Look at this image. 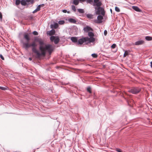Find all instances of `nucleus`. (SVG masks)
Returning a JSON list of instances; mask_svg holds the SVG:
<instances>
[{
	"label": "nucleus",
	"mask_w": 152,
	"mask_h": 152,
	"mask_svg": "<svg viewBox=\"0 0 152 152\" xmlns=\"http://www.w3.org/2000/svg\"><path fill=\"white\" fill-rule=\"evenodd\" d=\"M24 38L27 40V42H23V47L26 49L32 47V52L36 54V57L39 58L41 56H45L46 51H47L50 55L53 50L52 45H44V41L41 38L35 37L34 41L31 43L29 41L30 39L28 34H25L23 35Z\"/></svg>",
	"instance_id": "f257e3e1"
},
{
	"label": "nucleus",
	"mask_w": 152,
	"mask_h": 152,
	"mask_svg": "<svg viewBox=\"0 0 152 152\" xmlns=\"http://www.w3.org/2000/svg\"><path fill=\"white\" fill-rule=\"evenodd\" d=\"M88 36L90 38L88 37H83L78 40V42L79 44L82 45L83 43H86V44L90 43L91 42H93L95 41V39L93 37L94 34L92 32H89Z\"/></svg>",
	"instance_id": "f03ea898"
},
{
	"label": "nucleus",
	"mask_w": 152,
	"mask_h": 152,
	"mask_svg": "<svg viewBox=\"0 0 152 152\" xmlns=\"http://www.w3.org/2000/svg\"><path fill=\"white\" fill-rule=\"evenodd\" d=\"M50 40L52 41H54V43L57 44L59 42L60 39L58 37L51 36L50 37Z\"/></svg>",
	"instance_id": "7ed1b4c3"
},
{
	"label": "nucleus",
	"mask_w": 152,
	"mask_h": 152,
	"mask_svg": "<svg viewBox=\"0 0 152 152\" xmlns=\"http://www.w3.org/2000/svg\"><path fill=\"white\" fill-rule=\"evenodd\" d=\"M100 13L102 15L104 16L105 14V12L104 9L103 8L101 7H98L97 9L96 14L98 15H99Z\"/></svg>",
	"instance_id": "20e7f679"
},
{
	"label": "nucleus",
	"mask_w": 152,
	"mask_h": 152,
	"mask_svg": "<svg viewBox=\"0 0 152 152\" xmlns=\"http://www.w3.org/2000/svg\"><path fill=\"white\" fill-rule=\"evenodd\" d=\"M140 88H133L129 90V92L133 94H136L140 92Z\"/></svg>",
	"instance_id": "39448f33"
},
{
	"label": "nucleus",
	"mask_w": 152,
	"mask_h": 152,
	"mask_svg": "<svg viewBox=\"0 0 152 152\" xmlns=\"http://www.w3.org/2000/svg\"><path fill=\"white\" fill-rule=\"evenodd\" d=\"M93 6H96L98 7H100L102 4V2L100 0H94Z\"/></svg>",
	"instance_id": "423d86ee"
},
{
	"label": "nucleus",
	"mask_w": 152,
	"mask_h": 152,
	"mask_svg": "<svg viewBox=\"0 0 152 152\" xmlns=\"http://www.w3.org/2000/svg\"><path fill=\"white\" fill-rule=\"evenodd\" d=\"M103 19V16L101 15L98 16L97 17V21L96 23H102V20Z\"/></svg>",
	"instance_id": "0eeeda50"
},
{
	"label": "nucleus",
	"mask_w": 152,
	"mask_h": 152,
	"mask_svg": "<svg viewBox=\"0 0 152 152\" xmlns=\"http://www.w3.org/2000/svg\"><path fill=\"white\" fill-rule=\"evenodd\" d=\"M83 30L85 32H88L90 31H93V29L88 26H86V27L84 28Z\"/></svg>",
	"instance_id": "6e6552de"
},
{
	"label": "nucleus",
	"mask_w": 152,
	"mask_h": 152,
	"mask_svg": "<svg viewBox=\"0 0 152 152\" xmlns=\"http://www.w3.org/2000/svg\"><path fill=\"white\" fill-rule=\"evenodd\" d=\"M144 43V41L143 40H139L135 43V45H138L142 44Z\"/></svg>",
	"instance_id": "1a4fd4ad"
},
{
	"label": "nucleus",
	"mask_w": 152,
	"mask_h": 152,
	"mask_svg": "<svg viewBox=\"0 0 152 152\" xmlns=\"http://www.w3.org/2000/svg\"><path fill=\"white\" fill-rule=\"evenodd\" d=\"M71 39L72 41L76 43L78 42V41L77 39V38L76 37H72L71 38Z\"/></svg>",
	"instance_id": "9d476101"
},
{
	"label": "nucleus",
	"mask_w": 152,
	"mask_h": 152,
	"mask_svg": "<svg viewBox=\"0 0 152 152\" xmlns=\"http://www.w3.org/2000/svg\"><path fill=\"white\" fill-rule=\"evenodd\" d=\"M55 33V31L54 29H52L51 31L47 32V34L50 36L54 34Z\"/></svg>",
	"instance_id": "9b49d317"
},
{
	"label": "nucleus",
	"mask_w": 152,
	"mask_h": 152,
	"mask_svg": "<svg viewBox=\"0 0 152 152\" xmlns=\"http://www.w3.org/2000/svg\"><path fill=\"white\" fill-rule=\"evenodd\" d=\"M58 26V24L57 23H55L54 24H51L50 26L51 28H57Z\"/></svg>",
	"instance_id": "f8f14e48"
},
{
	"label": "nucleus",
	"mask_w": 152,
	"mask_h": 152,
	"mask_svg": "<svg viewBox=\"0 0 152 152\" xmlns=\"http://www.w3.org/2000/svg\"><path fill=\"white\" fill-rule=\"evenodd\" d=\"M132 9L134 10L139 12L141 11V10L137 7L133 6L132 7Z\"/></svg>",
	"instance_id": "ddd939ff"
},
{
	"label": "nucleus",
	"mask_w": 152,
	"mask_h": 152,
	"mask_svg": "<svg viewBox=\"0 0 152 152\" xmlns=\"http://www.w3.org/2000/svg\"><path fill=\"white\" fill-rule=\"evenodd\" d=\"M40 7L39 5L37 7V9L33 12V13H35L40 10Z\"/></svg>",
	"instance_id": "4468645a"
},
{
	"label": "nucleus",
	"mask_w": 152,
	"mask_h": 152,
	"mask_svg": "<svg viewBox=\"0 0 152 152\" xmlns=\"http://www.w3.org/2000/svg\"><path fill=\"white\" fill-rule=\"evenodd\" d=\"M69 21L71 23H75L76 22V21L75 19L73 18L69 19Z\"/></svg>",
	"instance_id": "2eb2a0df"
},
{
	"label": "nucleus",
	"mask_w": 152,
	"mask_h": 152,
	"mask_svg": "<svg viewBox=\"0 0 152 152\" xmlns=\"http://www.w3.org/2000/svg\"><path fill=\"white\" fill-rule=\"evenodd\" d=\"M79 1L78 0H74L73 1V4L76 5L78 4Z\"/></svg>",
	"instance_id": "dca6fc26"
},
{
	"label": "nucleus",
	"mask_w": 152,
	"mask_h": 152,
	"mask_svg": "<svg viewBox=\"0 0 152 152\" xmlns=\"http://www.w3.org/2000/svg\"><path fill=\"white\" fill-rule=\"evenodd\" d=\"M26 1L25 0H22L21 2V4L23 6H25L26 4Z\"/></svg>",
	"instance_id": "f3484780"
},
{
	"label": "nucleus",
	"mask_w": 152,
	"mask_h": 152,
	"mask_svg": "<svg viewBox=\"0 0 152 152\" xmlns=\"http://www.w3.org/2000/svg\"><path fill=\"white\" fill-rule=\"evenodd\" d=\"M145 39L148 41H150L152 40V37L149 36H147L145 38Z\"/></svg>",
	"instance_id": "a211bd4d"
},
{
	"label": "nucleus",
	"mask_w": 152,
	"mask_h": 152,
	"mask_svg": "<svg viewBox=\"0 0 152 152\" xmlns=\"http://www.w3.org/2000/svg\"><path fill=\"white\" fill-rule=\"evenodd\" d=\"M129 55V52L128 51L126 50L125 51L124 54V57H126V56L128 55Z\"/></svg>",
	"instance_id": "6ab92c4d"
},
{
	"label": "nucleus",
	"mask_w": 152,
	"mask_h": 152,
	"mask_svg": "<svg viewBox=\"0 0 152 152\" xmlns=\"http://www.w3.org/2000/svg\"><path fill=\"white\" fill-rule=\"evenodd\" d=\"M78 12L80 13H83L84 12V10L83 9H77Z\"/></svg>",
	"instance_id": "aec40b11"
},
{
	"label": "nucleus",
	"mask_w": 152,
	"mask_h": 152,
	"mask_svg": "<svg viewBox=\"0 0 152 152\" xmlns=\"http://www.w3.org/2000/svg\"><path fill=\"white\" fill-rule=\"evenodd\" d=\"M58 23L60 25H63L65 23V21L64 20H60L58 21Z\"/></svg>",
	"instance_id": "412c9836"
},
{
	"label": "nucleus",
	"mask_w": 152,
	"mask_h": 152,
	"mask_svg": "<svg viewBox=\"0 0 152 152\" xmlns=\"http://www.w3.org/2000/svg\"><path fill=\"white\" fill-rule=\"evenodd\" d=\"M87 17L90 19L93 18V16L92 15H91V14H88L87 15Z\"/></svg>",
	"instance_id": "4be33fe9"
},
{
	"label": "nucleus",
	"mask_w": 152,
	"mask_h": 152,
	"mask_svg": "<svg viewBox=\"0 0 152 152\" xmlns=\"http://www.w3.org/2000/svg\"><path fill=\"white\" fill-rule=\"evenodd\" d=\"M87 91L89 92L90 93H91V88L90 87H88L87 88Z\"/></svg>",
	"instance_id": "5701e85b"
},
{
	"label": "nucleus",
	"mask_w": 152,
	"mask_h": 152,
	"mask_svg": "<svg viewBox=\"0 0 152 152\" xmlns=\"http://www.w3.org/2000/svg\"><path fill=\"white\" fill-rule=\"evenodd\" d=\"M7 88H8L7 87H4L0 86V89L2 90H7Z\"/></svg>",
	"instance_id": "b1692460"
},
{
	"label": "nucleus",
	"mask_w": 152,
	"mask_h": 152,
	"mask_svg": "<svg viewBox=\"0 0 152 152\" xmlns=\"http://www.w3.org/2000/svg\"><path fill=\"white\" fill-rule=\"evenodd\" d=\"M91 56L94 58H96L98 56L95 53L92 54Z\"/></svg>",
	"instance_id": "393cba45"
},
{
	"label": "nucleus",
	"mask_w": 152,
	"mask_h": 152,
	"mask_svg": "<svg viewBox=\"0 0 152 152\" xmlns=\"http://www.w3.org/2000/svg\"><path fill=\"white\" fill-rule=\"evenodd\" d=\"M72 10L75 12L76 11L75 7L74 5H72Z\"/></svg>",
	"instance_id": "a878e982"
},
{
	"label": "nucleus",
	"mask_w": 152,
	"mask_h": 152,
	"mask_svg": "<svg viewBox=\"0 0 152 152\" xmlns=\"http://www.w3.org/2000/svg\"><path fill=\"white\" fill-rule=\"evenodd\" d=\"M20 1L19 0H16L15 1V4L16 5H18L20 4Z\"/></svg>",
	"instance_id": "bb28decb"
},
{
	"label": "nucleus",
	"mask_w": 152,
	"mask_h": 152,
	"mask_svg": "<svg viewBox=\"0 0 152 152\" xmlns=\"http://www.w3.org/2000/svg\"><path fill=\"white\" fill-rule=\"evenodd\" d=\"M115 11L117 12H119L120 11V9L117 7H115Z\"/></svg>",
	"instance_id": "cd10ccee"
},
{
	"label": "nucleus",
	"mask_w": 152,
	"mask_h": 152,
	"mask_svg": "<svg viewBox=\"0 0 152 152\" xmlns=\"http://www.w3.org/2000/svg\"><path fill=\"white\" fill-rule=\"evenodd\" d=\"M33 34L35 35H37L38 34V33L36 31H34L33 32Z\"/></svg>",
	"instance_id": "c85d7f7f"
},
{
	"label": "nucleus",
	"mask_w": 152,
	"mask_h": 152,
	"mask_svg": "<svg viewBox=\"0 0 152 152\" xmlns=\"http://www.w3.org/2000/svg\"><path fill=\"white\" fill-rule=\"evenodd\" d=\"M87 3H91L93 2V0H86Z\"/></svg>",
	"instance_id": "c756f323"
},
{
	"label": "nucleus",
	"mask_w": 152,
	"mask_h": 152,
	"mask_svg": "<svg viewBox=\"0 0 152 152\" xmlns=\"http://www.w3.org/2000/svg\"><path fill=\"white\" fill-rule=\"evenodd\" d=\"M116 46V45L115 44H114L112 45L111 47L112 48L114 49L115 48Z\"/></svg>",
	"instance_id": "7c9ffc66"
},
{
	"label": "nucleus",
	"mask_w": 152,
	"mask_h": 152,
	"mask_svg": "<svg viewBox=\"0 0 152 152\" xmlns=\"http://www.w3.org/2000/svg\"><path fill=\"white\" fill-rule=\"evenodd\" d=\"M115 150L118 152H122L121 150L119 148H116Z\"/></svg>",
	"instance_id": "2f4dec72"
},
{
	"label": "nucleus",
	"mask_w": 152,
	"mask_h": 152,
	"mask_svg": "<svg viewBox=\"0 0 152 152\" xmlns=\"http://www.w3.org/2000/svg\"><path fill=\"white\" fill-rule=\"evenodd\" d=\"M107 33V31L106 30H105L104 31V34L105 36H106Z\"/></svg>",
	"instance_id": "473e14b6"
},
{
	"label": "nucleus",
	"mask_w": 152,
	"mask_h": 152,
	"mask_svg": "<svg viewBox=\"0 0 152 152\" xmlns=\"http://www.w3.org/2000/svg\"><path fill=\"white\" fill-rule=\"evenodd\" d=\"M0 57L1 59H2L3 60H4V57L1 54L0 55Z\"/></svg>",
	"instance_id": "72a5a7b5"
},
{
	"label": "nucleus",
	"mask_w": 152,
	"mask_h": 152,
	"mask_svg": "<svg viewBox=\"0 0 152 152\" xmlns=\"http://www.w3.org/2000/svg\"><path fill=\"white\" fill-rule=\"evenodd\" d=\"M2 18V15L1 13L0 12V19L1 20Z\"/></svg>",
	"instance_id": "f704fd0d"
},
{
	"label": "nucleus",
	"mask_w": 152,
	"mask_h": 152,
	"mask_svg": "<svg viewBox=\"0 0 152 152\" xmlns=\"http://www.w3.org/2000/svg\"><path fill=\"white\" fill-rule=\"evenodd\" d=\"M39 6H40V7H43L45 6V5L44 4H42L41 5H39Z\"/></svg>",
	"instance_id": "c9c22d12"
},
{
	"label": "nucleus",
	"mask_w": 152,
	"mask_h": 152,
	"mask_svg": "<svg viewBox=\"0 0 152 152\" xmlns=\"http://www.w3.org/2000/svg\"><path fill=\"white\" fill-rule=\"evenodd\" d=\"M80 2H83L86 1V0H79Z\"/></svg>",
	"instance_id": "e433bc0d"
},
{
	"label": "nucleus",
	"mask_w": 152,
	"mask_h": 152,
	"mask_svg": "<svg viewBox=\"0 0 152 152\" xmlns=\"http://www.w3.org/2000/svg\"><path fill=\"white\" fill-rule=\"evenodd\" d=\"M62 12L64 13H66L67 12V11L65 10H62Z\"/></svg>",
	"instance_id": "4c0bfd02"
},
{
	"label": "nucleus",
	"mask_w": 152,
	"mask_h": 152,
	"mask_svg": "<svg viewBox=\"0 0 152 152\" xmlns=\"http://www.w3.org/2000/svg\"><path fill=\"white\" fill-rule=\"evenodd\" d=\"M26 1L27 2H29L31 1V0H26Z\"/></svg>",
	"instance_id": "58836bf2"
},
{
	"label": "nucleus",
	"mask_w": 152,
	"mask_h": 152,
	"mask_svg": "<svg viewBox=\"0 0 152 152\" xmlns=\"http://www.w3.org/2000/svg\"><path fill=\"white\" fill-rule=\"evenodd\" d=\"M151 63V68H152V61H151L150 63Z\"/></svg>",
	"instance_id": "ea45409f"
},
{
	"label": "nucleus",
	"mask_w": 152,
	"mask_h": 152,
	"mask_svg": "<svg viewBox=\"0 0 152 152\" xmlns=\"http://www.w3.org/2000/svg\"><path fill=\"white\" fill-rule=\"evenodd\" d=\"M29 59L30 61H31V60H32V58H29Z\"/></svg>",
	"instance_id": "a19ab883"
},
{
	"label": "nucleus",
	"mask_w": 152,
	"mask_h": 152,
	"mask_svg": "<svg viewBox=\"0 0 152 152\" xmlns=\"http://www.w3.org/2000/svg\"><path fill=\"white\" fill-rule=\"evenodd\" d=\"M110 11H111V12H112V10H111V9H110Z\"/></svg>",
	"instance_id": "79ce46f5"
},
{
	"label": "nucleus",
	"mask_w": 152,
	"mask_h": 152,
	"mask_svg": "<svg viewBox=\"0 0 152 152\" xmlns=\"http://www.w3.org/2000/svg\"><path fill=\"white\" fill-rule=\"evenodd\" d=\"M18 152H21L18 151Z\"/></svg>",
	"instance_id": "37998d69"
}]
</instances>
